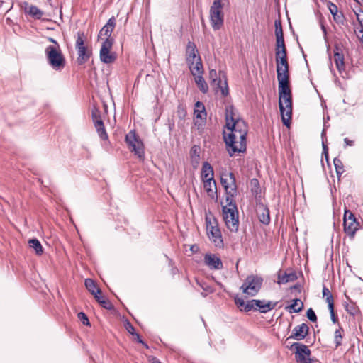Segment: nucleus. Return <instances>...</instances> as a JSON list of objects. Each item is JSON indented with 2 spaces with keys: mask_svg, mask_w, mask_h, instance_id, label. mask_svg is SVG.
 I'll use <instances>...</instances> for the list:
<instances>
[{
  "mask_svg": "<svg viewBox=\"0 0 363 363\" xmlns=\"http://www.w3.org/2000/svg\"><path fill=\"white\" fill-rule=\"evenodd\" d=\"M209 18L211 25L214 30H220L224 23V13L221 0H214L210 7Z\"/></svg>",
  "mask_w": 363,
  "mask_h": 363,
  "instance_id": "7",
  "label": "nucleus"
},
{
  "mask_svg": "<svg viewBox=\"0 0 363 363\" xmlns=\"http://www.w3.org/2000/svg\"><path fill=\"white\" fill-rule=\"evenodd\" d=\"M323 147L324 153H325V156L327 157V155H328L327 147L324 143H323Z\"/></svg>",
  "mask_w": 363,
  "mask_h": 363,
  "instance_id": "51",
  "label": "nucleus"
},
{
  "mask_svg": "<svg viewBox=\"0 0 363 363\" xmlns=\"http://www.w3.org/2000/svg\"><path fill=\"white\" fill-rule=\"evenodd\" d=\"M188 64L193 76L203 73V68L201 58L188 62Z\"/></svg>",
  "mask_w": 363,
  "mask_h": 363,
  "instance_id": "22",
  "label": "nucleus"
},
{
  "mask_svg": "<svg viewBox=\"0 0 363 363\" xmlns=\"http://www.w3.org/2000/svg\"><path fill=\"white\" fill-rule=\"evenodd\" d=\"M235 302L238 307H243L244 310L245 311V306L247 303H245V301L242 298H235Z\"/></svg>",
  "mask_w": 363,
  "mask_h": 363,
  "instance_id": "43",
  "label": "nucleus"
},
{
  "mask_svg": "<svg viewBox=\"0 0 363 363\" xmlns=\"http://www.w3.org/2000/svg\"><path fill=\"white\" fill-rule=\"evenodd\" d=\"M333 162L336 169L337 174H341L344 171L342 162L340 161V160L335 158Z\"/></svg>",
  "mask_w": 363,
  "mask_h": 363,
  "instance_id": "36",
  "label": "nucleus"
},
{
  "mask_svg": "<svg viewBox=\"0 0 363 363\" xmlns=\"http://www.w3.org/2000/svg\"><path fill=\"white\" fill-rule=\"evenodd\" d=\"M257 215L261 223L268 224L270 221L269 209L264 206H259L257 209Z\"/></svg>",
  "mask_w": 363,
  "mask_h": 363,
  "instance_id": "24",
  "label": "nucleus"
},
{
  "mask_svg": "<svg viewBox=\"0 0 363 363\" xmlns=\"http://www.w3.org/2000/svg\"><path fill=\"white\" fill-rule=\"evenodd\" d=\"M194 80L199 89L203 92L206 93L208 90V86L203 77V74H199L194 76Z\"/></svg>",
  "mask_w": 363,
  "mask_h": 363,
  "instance_id": "27",
  "label": "nucleus"
},
{
  "mask_svg": "<svg viewBox=\"0 0 363 363\" xmlns=\"http://www.w3.org/2000/svg\"><path fill=\"white\" fill-rule=\"evenodd\" d=\"M78 318H79V320L82 322V323L85 325H89V319L87 318V316L86 315L85 313L81 312L78 314Z\"/></svg>",
  "mask_w": 363,
  "mask_h": 363,
  "instance_id": "42",
  "label": "nucleus"
},
{
  "mask_svg": "<svg viewBox=\"0 0 363 363\" xmlns=\"http://www.w3.org/2000/svg\"><path fill=\"white\" fill-rule=\"evenodd\" d=\"M263 279L257 275H250L244 281L240 289L243 294L255 296L260 290Z\"/></svg>",
  "mask_w": 363,
  "mask_h": 363,
  "instance_id": "8",
  "label": "nucleus"
},
{
  "mask_svg": "<svg viewBox=\"0 0 363 363\" xmlns=\"http://www.w3.org/2000/svg\"><path fill=\"white\" fill-rule=\"evenodd\" d=\"M307 318L312 322L317 320L316 315L312 308H309L306 312Z\"/></svg>",
  "mask_w": 363,
  "mask_h": 363,
  "instance_id": "40",
  "label": "nucleus"
},
{
  "mask_svg": "<svg viewBox=\"0 0 363 363\" xmlns=\"http://www.w3.org/2000/svg\"><path fill=\"white\" fill-rule=\"evenodd\" d=\"M125 141L130 149L140 160L144 159V145L141 140L136 135L135 131H130L125 137Z\"/></svg>",
  "mask_w": 363,
  "mask_h": 363,
  "instance_id": "9",
  "label": "nucleus"
},
{
  "mask_svg": "<svg viewBox=\"0 0 363 363\" xmlns=\"http://www.w3.org/2000/svg\"><path fill=\"white\" fill-rule=\"evenodd\" d=\"M275 54L277 77H289V64L284 38H276Z\"/></svg>",
  "mask_w": 363,
  "mask_h": 363,
  "instance_id": "5",
  "label": "nucleus"
},
{
  "mask_svg": "<svg viewBox=\"0 0 363 363\" xmlns=\"http://www.w3.org/2000/svg\"><path fill=\"white\" fill-rule=\"evenodd\" d=\"M203 189L208 196L212 199L216 198L217 196V189L214 178L203 181Z\"/></svg>",
  "mask_w": 363,
  "mask_h": 363,
  "instance_id": "21",
  "label": "nucleus"
},
{
  "mask_svg": "<svg viewBox=\"0 0 363 363\" xmlns=\"http://www.w3.org/2000/svg\"><path fill=\"white\" fill-rule=\"evenodd\" d=\"M344 231L350 238H353L359 229V223L354 215L349 210H345L343 218Z\"/></svg>",
  "mask_w": 363,
  "mask_h": 363,
  "instance_id": "11",
  "label": "nucleus"
},
{
  "mask_svg": "<svg viewBox=\"0 0 363 363\" xmlns=\"http://www.w3.org/2000/svg\"><path fill=\"white\" fill-rule=\"evenodd\" d=\"M200 57L197 55V50L196 46L189 43L186 48V60L187 62L193 61L196 59H199Z\"/></svg>",
  "mask_w": 363,
  "mask_h": 363,
  "instance_id": "25",
  "label": "nucleus"
},
{
  "mask_svg": "<svg viewBox=\"0 0 363 363\" xmlns=\"http://www.w3.org/2000/svg\"><path fill=\"white\" fill-rule=\"evenodd\" d=\"M191 162L194 168H197L200 162L199 147L194 146L191 150Z\"/></svg>",
  "mask_w": 363,
  "mask_h": 363,
  "instance_id": "29",
  "label": "nucleus"
},
{
  "mask_svg": "<svg viewBox=\"0 0 363 363\" xmlns=\"http://www.w3.org/2000/svg\"><path fill=\"white\" fill-rule=\"evenodd\" d=\"M27 12L35 18H40L43 16V12L35 6H30L28 8Z\"/></svg>",
  "mask_w": 363,
  "mask_h": 363,
  "instance_id": "34",
  "label": "nucleus"
},
{
  "mask_svg": "<svg viewBox=\"0 0 363 363\" xmlns=\"http://www.w3.org/2000/svg\"><path fill=\"white\" fill-rule=\"evenodd\" d=\"M297 277L295 273H284L279 274L278 276V284H284L288 282L294 281L296 279Z\"/></svg>",
  "mask_w": 363,
  "mask_h": 363,
  "instance_id": "26",
  "label": "nucleus"
},
{
  "mask_svg": "<svg viewBox=\"0 0 363 363\" xmlns=\"http://www.w3.org/2000/svg\"><path fill=\"white\" fill-rule=\"evenodd\" d=\"M209 80L211 85L216 89V92L220 91L223 96L228 94V86L226 80L222 81L218 79L217 72L215 69H211L209 72Z\"/></svg>",
  "mask_w": 363,
  "mask_h": 363,
  "instance_id": "15",
  "label": "nucleus"
},
{
  "mask_svg": "<svg viewBox=\"0 0 363 363\" xmlns=\"http://www.w3.org/2000/svg\"><path fill=\"white\" fill-rule=\"evenodd\" d=\"M221 184L226 191V199L233 197L237 194L235 177L233 173H224L221 175Z\"/></svg>",
  "mask_w": 363,
  "mask_h": 363,
  "instance_id": "12",
  "label": "nucleus"
},
{
  "mask_svg": "<svg viewBox=\"0 0 363 363\" xmlns=\"http://www.w3.org/2000/svg\"><path fill=\"white\" fill-rule=\"evenodd\" d=\"M28 245H29L30 247L35 250V253L37 255H41L43 253V247L38 240H37L35 238L30 239L28 241Z\"/></svg>",
  "mask_w": 363,
  "mask_h": 363,
  "instance_id": "33",
  "label": "nucleus"
},
{
  "mask_svg": "<svg viewBox=\"0 0 363 363\" xmlns=\"http://www.w3.org/2000/svg\"><path fill=\"white\" fill-rule=\"evenodd\" d=\"M324 298L328 305L329 311H333V308H334V300H333V295L327 296Z\"/></svg>",
  "mask_w": 363,
  "mask_h": 363,
  "instance_id": "41",
  "label": "nucleus"
},
{
  "mask_svg": "<svg viewBox=\"0 0 363 363\" xmlns=\"http://www.w3.org/2000/svg\"><path fill=\"white\" fill-rule=\"evenodd\" d=\"M328 9L335 19H336L337 18H339V16L337 15V11H338L337 7L335 4H334L333 3H330L328 4Z\"/></svg>",
  "mask_w": 363,
  "mask_h": 363,
  "instance_id": "39",
  "label": "nucleus"
},
{
  "mask_svg": "<svg viewBox=\"0 0 363 363\" xmlns=\"http://www.w3.org/2000/svg\"><path fill=\"white\" fill-rule=\"evenodd\" d=\"M205 219L208 238L216 247H222L223 246V240L217 220L210 213H206Z\"/></svg>",
  "mask_w": 363,
  "mask_h": 363,
  "instance_id": "6",
  "label": "nucleus"
},
{
  "mask_svg": "<svg viewBox=\"0 0 363 363\" xmlns=\"http://www.w3.org/2000/svg\"><path fill=\"white\" fill-rule=\"evenodd\" d=\"M125 328L126 330H128V333H130V334L132 335H135V328L130 323H127L125 324Z\"/></svg>",
  "mask_w": 363,
  "mask_h": 363,
  "instance_id": "44",
  "label": "nucleus"
},
{
  "mask_svg": "<svg viewBox=\"0 0 363 363\" xmlns=\"http://www.w3.org/2000/svg\"><path fill=\"white\" fill-rule=\"evenodd\" d=\"M331 319L334 323L337 322V317L335 315L334 308H333V311H330Z\"/></svg>",
  "mask_w": 363,
  "mask_h": 363,
  "instance_id": "47",
  "label": "nucleus"
},
{
  "mask_svg": "<svg viewBox=\"0 0 363 363\" xmlns=\"http://www.w3.org/2000/svg\"><path fill=\"white\" fill-rule=\"evenodd\" d=\"M275 306V303L269 301L252 299L247 302L245 311L258 309L259 312L265 313L272 310Z\"/></svg>",
  "mask_w": 363,
  "mask_h": 363,
  "instance_id": "13",
  "label": "nucleus"
},
{
  "mask_svg": "<svg viewBox=\"0 0 363 363\" xmlns=\"http://www.w3.org/2000/svg\"><path fill=\"white\" fill-rule=\"evenodd\" d=\"M96 301L101 304L102 307L106 309H111L112 308L111 303L106 299L105 296L101 294V291L94 296Z\"/></svg>",
  "mask_w": 363,
  "mask_h": 363,
  "instance_id": "32",
  "label": "nucleus"
},
{
  "mask_svg": "<svg viewBox=\"0 0 363 363\" xmlns=\"http://www.w3.org/2000/svg\"><path fill=\"white\" fill-rule=\"evenodd\" d=\"M85 36L83 33H78L76 40V49L77 50V62L79 65H83L87 62L91 55V50L84 45Z\"/></svg>",
  "mask_w": 363,
  "mask_h": 363,
  "instance_id": "10",
  "label": "nucleus"
},
{
  "mask_svg": "<svg viewBox=\"0 0 363 363\" xmlns=\"http://www.w3.org/2000/svg\"><path fill=\"white\" fill-rule=\"evenodd\" d=\"M149 362L150 363H161L158 359H157L156 357H150Z\"/></svg>",
  "mask_w": 363,
  "mask_h": 363,
  "instance_id": "49",
  "label": "nucleus"
},
{
  "mask_svg": "<svg viewBox=\"0 0 363 363\" xmlns=\"http://www.w3.org/2000/svg\"><path fill=\"white\" fill-rule=\"evenodd\" d=\"M48 40L52 44L47 46L45 49L47 61L53 69L60 71L65 66V58L57 41L52 38H48Z\"/></svg>",
  "mask_w": 363,
  "mask_h": 363,
  "instance_id": "3",
  "label": "nucleus"
},
{
  "mask_svg": "<svg viewBox=\"0 0 363 363\" xmlns=\"http://www.w3.org/2000/svg\"><path fill=\"white\" fill-rule=\"evenodd\" d=\"M275 35L276 38H284L281 23L275 21Z\"/></svg>",
  "mask_w": 363,
  "mask_h": 363,
  "instance_id": "37",
  "label": "nucleus"
},
{
  "mask_svg": "<svg viewBox=\"0 0 363 363\" xmlns=\"http://www.w3.org/2000/svg\"><path fill=\"white\" fill-rule=\"evenodd\" d=\"M113 45L112 39H106L100 49V60L106 64L113 62L116 59V55L114 52H111Z\"/></svg>",
  "mask_w": 363,
  "mask_h": 363,
  "instance_id": "14",
  "label": "nucleus"
},
{
  "mask_svg": "<svg viewBox=\"0 0 363 363\" xmlns=\"http://www.w3.org/2000/svg\"><path fill=\"white\" fill-rule=\"evenodd\" d=\"M334 338H335V342L336 344V347L340 346L341 345V341H342V330L340 328L337 329L335 331Z\"/></svg>",
  "mask_w": 363,
  "mask_h": 363,
  "instance_id": "35",
  "label": "nucleus"
},
{
  "mask_svg": "<svg viewBox=\"0 0 363 363\" xmlns=\"http://www.w3.org/2000/svg\"><path fill=\"white\" fill-rule=\"evenodd\" d=\"M204 262L211 269H221L223 268L222 261L214 254H206L204 257Z\"/></svg>",
  "mask_w": 363,
  "mask_h": 363,
  "instance_id": "18",
  "label": "nucleus"
},
{
  "mask_svg": "<svg viewBox=\"0 0 363 363\" xmlns=\"http://www.w3.org/2000/svg\"><path fill=\"white\" fill-rule=\"evenodd\" d=\"M206 112L205 110L204 105L201 102L197 101L195 104V108H194L195 124L200 125L206 121Z\"/></svg>",
  "mask_w": 363,
  "mask_h": 363,
  "instance_id": "17",
  "label": "nucleus"
},
{
  "mask_svg": "<svg viewBox=\"0 0 363 363\" xmlns=\"http://www.w3.org/2000/svg\"><path fill=\"white\" fill-rule=\"evenodd\" d=\"M357 18L359 23V26L362 25L363 23V12L360 13H357Z\"/></svg>",
  "mask_w": 363,
  "mask_h": 363,
  "instance_id": "46",
  "label": "nucleus"
},
{
  "mask_svg": "<svg viewBox=\"0 0 363 363\" xmlns=\"http://www.w3.org/2000/svg\"><path fill=\"white\" fill-rule=\"evenodd\" d=\"M226 204L223 206V218L227 228L231 232H237L239 228L238 211L234 199L231 197L225 199Z\"/></svg>",
  "mask_w": 363,
  "mask_h": 363,
  "instance_id": "4",
  "label": "nucleus"
},
{
  "mask_svg": "<svg viewBox=\"0 0 363 363\" xmlns=\"http://www.w3.org/2000/svg\"><path fill=\"white\" fill-rule=\"evenodd\" d=\"M344 141L347 145L352 146L353 145V141L350 140L348 138H345Z\"/></svg>",
  "mask_w": 363,
  "mask_h": 363,
  "instance_id": "50",
  "label": "nucleus"
},
{
  "mask_svg": "<svg viewBox=\"0 0 363 363\" xmlns=\"http://www.w3.org/2000/svg\"><path fill=\"white\" fill-rule=\"evenodd\" d=\"M92 119L99 136L102 140H106L108 138V135L101 118L100 111L95 107L92 109Z\"/></svg>",
  "mask_w": 363,
  "mask_h": 363,
  "instance_id": "16",
  "label": "nucleus"
},
{
  "mask_svg": "<svg viewBox=\"0 0 363 363\" xmlns=\"http://www.w3.org/2000/svg\"><path fill=\"white\" fill-rule=\"evenodd\" d=\"M134 335L135 336L136 340L138 342L144 345L146 347H147V345L141 340L140 335L138 333H135Z\"/></svg>",
  "mask_w": 363,
  "mask_h": 363,
  "instance_id": "48",
  "label": "nucleus"
},
{
  "mask_svg": "<svg viewBox=\"0 0 363 363\" xmlns=\"http://www.w3.org/2000/svg\"><path fill=\"white\" fill-rule=\"evenodd\" d=\"M247 123L238 115L233 106L225 108V130L223 138L226 150L230 156L246 150Z\"/></svg>",
  "mask_w": 363,
  "mask_h": 363,
  "instance_id": "1",
  "label": "nucleus"
},
{
  "mask_svg": "<svg viewBox=\"0 0 363 363\" xmlns=\"http://www.w3.org/2000/svg\"><path fill=\"white\" fill-rule=\"evenodd\" d=\"M334 61L337 69L340 73L345 70L344 56L342 54L335 52L334 54Z\"/></svg>",
  "mask_w": 363,
  "mask_h": 363,
  "instance_id": "28",
  "label": "nucleus"
},
{
  "mask_svg": "<svg viewBox=\"0 0 363 363\" xmlns=\"http://www.w3.org/2000/svg\"><path fill=\"white\" fill-rule=\"evenodd\" d=\"M331 295H332V294L330 291V290L326 286H324L323 288V298H325V297L331 296Z\"/></svg>",
  "mask_w": 363,
  "mask_h": 363,
  "instance_id": "45",
  "label": "nucleus"
},
{
  "mask_svg": "<svg viewBox=\"0 0 363 363\" xmlns=\"http://www.w3.org/2000/svg\"><path fill=\"white\" fill-rule=\"evenodd\" d=\"M116 26V20L114 17L111 18L107 23L101 29L99 38H103L104 37L106 39H111L110 36L111 35V33L113 30L114 29Z\"/></svg>",
  "mask_w": 363,
  "mask_h": 363,
  "instance_id": "20",
  "label": "nucleus"
},
{
  "mask_svg": "<svg viewBox=\"0 0 363 363\" xmlns=\"http://www.w3.org/2000/svg\"><path fill=\"white\" fill-rule=\"evenodd\" d=\"M308 333V327L306 324L302 323L296 326L293 330L289 338L297 340H303Z\"/></svg>",
  "mask_w": 363,
  "mask_h": 363,
  "instance_id": "19",
  "label": "nucleus"
},
{
  "mask_svg": "<svg viewBox=\"0 0 363 363\" xmlns=\"http://www.w3.org/2000/svg\"><path fill=\"white\" fill-rule=\"evenodd\" d=\"M303 308V303L300 299H294L293 300V303L286 307V309L288 310L290 313H298Z\"/></svg>",
  "mask_w": 363,
  "mask_h": 363,
  "instance_id": "30",
  "label": "nucleus"
},
{
  "mask_svg": "<svg viewBox=\"0 0 363 363\" xmlns=\"http://www.w3.org/2000/svg\"><path fill=\"white\" fill-rule=\"evenodd\" d=\"M279 82V106L283 123L289 127L291 119L292 99L289 88V77H277Z\"/></svg>",
  "mask_w": 363,
  "mask_h": 363,
  "instance_id": "2",
  "label": "nucleus"
},
{
  "mask_svg": "<svg viewBox=\"0 0 363 363\" xmlns=\"http://www.w3.org/2000/svg\"><path fill=\"white\" fill-rule=\"evenodd\" d=\"M84 284L87 290L94 296L101 291L91 279H86Z\"/></svg>",
  "mask_w": 363,
  "mask_h": 363,
  "instance_id": "31",
  "label": "nucleus"
},
{
  "mask_svg": "<svg viewBox=\"0 0 363 363\" xmlns=\"http://www.w3.org/2000/svg\"><path fill=\"white\" fill-rule=\"evenodd\" d=\"M345 308L347 313L351 315H355L357 312V309L353 303H347L345 305Z\"/></svg>",
  "mask_w": 363,
  "mask_h": 363,
  "instance_id": "38",
  "label": "nucleus"
},
{
  "mask_svg": "<svg viewBox=\"0 0 363 363\" xmlns=\"http://www.w3.org/2000/svg\"><path fill=\"white\" fill-rule=\"evenodd\" d=\"M201 177L202 182L205 181V180H210L211 179L214 178V173H213V167L207 162H205L203 164L201 172Z\"/></svg>",
  "mask_w": 363,
  "mask_h": 363,
  "instance_id": "23",
  "label": "nucleus"
}]
</instances>
